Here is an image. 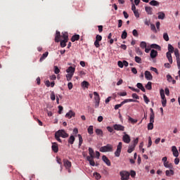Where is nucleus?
<instances>
[{
	"instance_id": "1",
	"label": "nucleus",
	"mask_w": 180,
	"mask_h": 180,
	"mask_svg": "<svg viewBox=\"0 0 180 180\" xmlns=\"http://www.w3.org/2000/svg\"><path fill=\"white\" fill-rule=\"evenodd\" d=\"M63 38V40L60 41V47L64 48L67 46V41H68V32H62V35L60 33V31H56L55 41L56 43H58L60 39Z\"/></svg>"
},
{
	"instance_id": "2",
	"label": "nucleus",
	"mask_w": 180,
	"mask_h": 180,
	"mask_svg": "<svg viewBox=\"0 0 180 180\" xmlns=\"http://www.w3.org/2000/svg\"><path fill=\"white\" fill-rule=\"evenodd\" d=\"M60 137H62L63 139H67V137H68V134L65 132L64 129H60L55 133V139L59 143H62L61 139H60Z\"/></svg>"
},
{
	"instance_id": "3",
	"label": "nucleus",
	"mask_w": 180,
	"mask_h": 180,
	"mask_svg": "<svg viewBox=\"0 0 180 180\" xmlns=\"http://www.w3.org/2000/svg\"><path fill=\"white\" fill-rule=\"evenodd\" d=\"M101 153H109L113 151V146L110 144H107L105 146H102L100 148Z\"/></svg>"
},
{
	"instance_id": "4",
	"label": "nucleus",
	"mask_w": 180,
	"mask_h": 180,
	"mask_svg": "<svg viewBox=\"0 0 180 180\" xmlns=\"http://www.w3.org/2000/svg\"><path fill=\"white\" fill-rule=\"evenodd\" d=\"M94 101H95L94 108L96 109H98V108H99V103L101 102V97L99 96V94H98V92L96 91L94 92Z\"/></svg>"
},
{
	"instance_id": "5",
	"label": "nucleus",
	"mask_w": 180,
	"mask_h": 180,
	"mask_svg": "<svg viewBox=\"0 0 180 180\" xmlns=\"http://www.w3.org/2000/svg\"><path fill=\"white\" fill-rule=\"evenodd\" d=\"M121 180H129L130 178V173L127 171H122L120 172Z\"/></svg>"
},
{
	"instance_id": "6",
	"label": "nucleus",
	"mask_w": 180,
	"mask_h": 180,
	"mask_svg": "<svg viewBox=\"0 0 180 180\" xmlns=\"http://www.w3.org/2000/svg\"><path fill=\"white\" fill-rule=\"evenodd\" d=\"M174 56L176 57L177 67H178L179 70H180V55H179V51L178 49L174 50Z\"/></svg>"
},
{
	"instance_id": "7",
	"label": "nucleus",
	"mask_w": 180,
	"mask_h": 180,
	"mask_svg": "<svg viewBox=\"0 0 180 180\" xmlns=\"http://www.w3.org/2000/svg\"><path fill=\"white\" fill-rule=\"evenodd\" d=\"M63 165L68 169V172H71V162H70L68 160H63Z\"/></svg>"
},
{
	"instance_id": "8",
	"label": "nucleus",
	"mask_w": 180,
	"mask_h": 180,
	"mask_svg": "<svg viewBox=\"0 0 180 180\" xmlns=\"http://www.w3.org/2000/svg\"><path fill=\"white\" fill-rule=\"evenodd\" d=\"M113 129L117 131H124V126L122 124H115L113 125Z\"/></svg>"
},
{
	"instance_id": "9",
	"label": "nucleus",
	"mask_w": 180,
	"mask_h": 180,
	"mask_svg": "<svg viewBox=\"0 0 180 180\" xmlns=\"http://www.w3.org/2000/svg\"><path fill=\"white\" fill-rule=\"evenodd\" d=\"M124 136H122V140L124 143H126L127 144H129L130 143V136L129 134H126V132H124Z\"/></svg>"
},
{
	"instance_id": "10",
	"label": "nucleus",
	"mask_w": 180,
	"mask_h": 180,
	"mask_svg": "<svg viewBox=\"0 0 180 180\" xmlns=\"http://www.w3.org/2000/svg\"><path fill=\"white\" fill-rule=\"evenodd\" d=\"M154 129V118H150V123L148 124V130Z\"/></svg>"
},
{
	"instance_id": "11",
	"label": "nucleus",
	"mask_w": 180,
	"mask_h": 180,
	"mask_svg": "<svg viewBox=\"0 0 180 180\" xmlns=\"http://www.w3.org/2000/svg\"><path fill=\"white\" fill-rule=\"evenodd\" d=\"M145 78L148 79V81H151V79H153V75H151L150 71L146 70L145 72Z\"/></svg>"
},
{
	"instance_id": "12",
	"label": "nucleus",
	"mask_w": 180,
	"mask_h": 180,
	"mask_svg": "<svg viewBox=\"0 0 180 180\" xmlns=\"http://www.w3.org/2000/svg\"><path fill=\"white\" fill-rule=\"evenodd\" d=\"M65 117H67L68 119L75 117V112L72 110H70L68 113H66Z\"/></svg>"
},
{
	"instance_id": "13",
	"label": "nucleus",
	"mask_w": 180,
	"mask_h": 180,
	"mask_svg": "<svg viewBox=\"0 0 180 180\" xmlns=\"http://www.w3.org/2000/svg\"><path fill=\"white\" fill-rule=\"evenodd\" d=\"M102 160L106 164V165H108V167H110L111 165L110 160H109V159L108 158V157H106V155H103Z\"/></svg>"
},
{
	"instance_id": "14",
	"label": "nucleus",
	"mask_w": 180,
	"mask_h": 180,
	"mask_svg": "<svg viewBox=\"0 0 180 180\" xmlns=\"http://www.w3.org/2000/svg\"><path fill=\"white\" fill-rule=\"evenodd\" d=\"M52 151L55 152V153H58V144H57V143L54 142L52 143Z\"/></svg>"
},
{
	"instance_id": "15",
	"label": "nucleus",
	"mask_w": 180,
	"mask_h": 180,
	"mask_svg": "<svg viewBox=\"0 0 180 180\" xmlns=\"http://www.w3.org/2000/svg\"><path fill=\"white\" fill-rule=\"evenodd\" d=\"M66 72L68 74H71L72 75H74V72H75V68L70 66L66 70Z\"/></svg>"
},
{
	"instance_id": "16",
	"label": "nucleus",
	"mask_w": 180,
	"mask_h": 180,
	"mask_svg": "<svg viewBox=\"0 0 180 180\" xmlns=\"http://www.w3.org/2000/svg\"><path fill=\"white\" fill-rule=\"evenodd\" d=\"M95 158H89V156L86 157V160L87 161H89L90 165H91V167H95V160H94Z\"/></svg>"
},
{
	"instance_id": "17",
	"label": "nucleus",
	"mask_w": 180,
	"mask_h": 180,
	"mask_svg": "<svg viewBox=\"0 0 180 180\" xmlns=\"http://www.w3.org/2000/svg\"><path fill=\"white\" fill-rule=\"evenodd\" d=\"M174 174H175L174 169H170L169 170H166L165 172L166 176H172Z\"/></svg>"
},
{
	"instance_id": "18",
	"label": "nucleus",
	"mask_w": 180,
	"mask_h": 180,
	"mask_svg": "<svg viewBox=\"0 0 180 180\" xmlns=\"http://www.w3.org/2000/svg\"><path fill=\"white\" fill-rule=\"evenodd\" d=\"M145 11H146V13H148V15H153V7L146 6Z\"/></svg>"
},
{
	"instance_id": "19",
	"label": "nucleus",
	"mask_w": 180,
	"mask_h": 180,
	"mask_svg": "<svg viewBox=\"0 0 180 180\" xmlns=\"http://www.w3.org/2000/svg\"><path fill=\"white\" fill-rule=\"evenodd\" d=\"M157 56H158V52L154 49L151 50L150 51V57L152 58H155V57H157Z\"/></svg>"
},
{
	"instance_id": "20",
	"label": "nucleus",
	"mask_w": 180,
	"mask_h": 180,
	"mask_svg": "<svg viewBox=\"0 0 180 180\" xmlns=\"http://www.w3.org/2000/svg\"><path fill=\"white\" fill-rule=\"evenodd\" d=\"M149 5H151V6H160V2L155 0H152L149 2Z\"/></svg>"
},
{
	"instance_id": "21",
	"label": "nucleus",
	"mask_w": 180,
	"mask_h": 180,
	"mask_svg": "<svg viewBox=\"0 0 180 180\" xmlns=\"http://www.w3.org/2000/svg\"><path fill=\"white\" fill-rule=\"evenodd\" d=\"M129 102H139V101L129 98V99H125L124 101H122L121 103H122V105H124V103H127Z\"/></svg>"
},
{
	"instance_id": "22",
	"label": "nucleus",
	"mask_w": 180,
	"mask_h": 180,
	"mask_svg": "<svg viewBox=\"0 0 180 180\" xmlns=\"http://www.w3.org/2000/svg\"><path fill=\"white\" fill-rule=\"evenodd\" d=\"M163 165L165 168H169V169H174V166L172 165V163H169V162H167Z\"/></svg>"
},
{
	"instance_id": "23",
	"label": "nucleus",
	"mask_w": 180,
	"mask_h": 180,
	"mask_svg": "<svg viewBox=\"0 0 180 180\" xmlns=\"http://www.w3.org/2000/svg\"><path fill=\"white\" fill-rule=\"evenodd\" d=\"M166 56L168 61L170 64H172V55H171V52H167Z\"/></svg>"
},
{
	"instance_id": "24",
	"label": "nucleus",
	"mask_w": 180,
	"mask_h": 180,
	"mask_svg": "<svg viewBox=\"0 0 180 180\" xmlns=\"http://www.w3.org/2000/svg\"><path fill=\"white\" fill-rule=\"evenodd\" d=\"M89 158H95V154L94 152V149L92 148H89Z\"/></svg>"
},
{
	"instance_id": "25",
	"label": "nucleus",
	"mask_w": 180,
	"mask_h": 180,
	"mask_svg": "<svg viewBox=\"0 0 180 180\" xmlns=\"http://www.w3.org/2000/svg\"><path fill=\"white\" fill-rule=\"evenodd\" d=\"M158 19H161L163 20V19H165V13L162 11L158 13Z\"/></svg>"
},
{
	"instance_id": "26",
	"label": "nucleus",
	"mask_w": 180,
	"mask_h": 180,
	"mask_svg": "<svg viewBox=\"0 0 180 180\" xmlns=\"http://www.w3.org/2000/svg\"><path fill=\"white\" fill-rule=\"evenodd\" d=\"M78 40H79V34H75L71 38V41H72V43H74V41H77Z\"/></svg>"
},
{
	"instance_id": "27",
	"label": "nucleus",
	"mask_w": 180,
	"mask_h": 180,
	"mask_svg": "<svg viewBox=\"0 0 180 180\" xmlns=\"http://www.w3.org/2000/svg\"><path fill=\"white\" fill-rule=\"evenodd\" d=\"M150 49H155V50H159V51H160L161 46H160V45H158L157 44H153L150 45Z\"/></svg>"
},
{
	"instance_id": "28",
	"label": "nucleus",
	"mask_w": 180,
	"mask_h": 180,
	"mask_svg": "<svg viewBox=\"0 0 180 180\" xmlns=\"http://www.w3.org/2000/svg\"><path fill=\"white\" fill-rule=\"evenodd\" d=\"M134 148H136L135 145H131V146H129L127 153L131 154V153H133V151H134Z\"/></svg>"
},
{
	"instance_id": "29",
	"label": "nucleus",
	"mask_w": 180,
	"mask_h": 180,
	"mask_svg": "<svg viewBox=\"0 0 180 180\" xmlns=\"http://www.w3.org/2000/svg\"><path fill=\"white\" fill-rule=\"evenodd\" d=\"M74 141H75V137L71 135L68 139L69 144H74Z\"/></svg>"
},
{
	"instance_id": "30",
	"label": "nucleus",
	"mask_w": 180,
	"mask_h": 180,
	"mask_svg": "<svg viewBox=\"0 0 180 180\" xmlns=\"http://www.w3.org/2000/svg\"><path fill=\"white\" fill-rule=\"evenodd\" d=\"M96 134H97V136H101V137H103V131L100 129H96Z\"/></svg>"
},
{
	"instance_id": "31",
	"label": "nucleus",
	"mask_w": 180,
	"mask_h": 180,
	"mask_svg": "<svg viewBox=\"0 0 180 180\" xmlns=\"http://www.w3.org/2000/svg\"><path fill=\"white\" fill-rule=\"evenodd\" d=\"M153 83L151 82H148V84L146 85V89H148V91H151V89H153Z\"/></svg>"
},
{
	"instance_id": "32",
	"label": "nucleus",
	"mask_w": 180,
	"mask_h": 180,
	"mask_svg": "<svg viewBox=\"0 0 180 180\" xmlns=\"http://www.w3.org/2000/svg\"><path fill=\"white\" fill-rule=\"evenodd\" d=\"M87 131L89 134H94V126L90 125L87 129Z\"/></svg>"
},
{
	"instance_id": "33",
	"label": "nucleus",
	"mask_w": 180,
	"mask_h": 180,
	"mask_svg": "<svg viewBox=\"0 0 180 180\" xmlns=\"http://www.w3.org/2000/svg\"><path fill=\"white\" fill-rule=\"evenodd\" d=\"M79 138V147H81L82 146V143H84V139H82V136L81 134H78Z\"/></svg>"
},
{
	"instance_id": "34",
	"label": "nucleus",
	"mask_w": 180,
	"mask_h": 180,
	"mask_svg": "<svg viewBox=\"0 0 180 180\" xmlns=\"http://www.w3.org/2000/svg\"><path fill=\"white\" fill-rule=\"evenodd\" d=\"M127 38V32H126V30H124L122 33L121 39H122V40H124Z\"/></svg>"
},
{
	"instance_id": "35",
	"label": "nucleus",
	"mask_w": 180,
	"mask_h": 180,
	"mask_svg": "<svg viewBox=\"0 0 180 180\" xmlns=\"http://www.w3.org/2000/svg\"><path fill=\"white\" fill-rule=\"evenodd\" d=\"M93 175H94V178L97 180H99V179H101V178H102V176H101V174H99L98 172H94Z\"/></svg>"
},
{
	"instance_id": "36",
	"label": "nucleus",
	"mask_w": 180,
	"mask_h": 180,
	"mask_svg": "<svg viewBox=\"0 0 180 180\" xmlns=\"http://www.w3.org/2000/svg\"><path fill=\"white\" fill-rule=\"evenodd\" d=\"M160 94L162 101L167 99V98H165V94L164 93V89H161L160 91Z\"/></svg>"
},
{
	"instance_id": "37",
	"label": "nucleus",
	"mask_w": 180,
	"mask_h": 180,
	"mask_svg": "<svg viewBox=\"0 0 180 180\" xmlns=\"http://www.w3.org/2000/svg\"><path fill=\"white\" fill-rule=\"evenodd\" d=\"M82 86L83 88H88V86H89V83L88 82H86V81H83L82 82Z\"/></svg>"
},
{
	"instance_id": "38",
	"label": "nucleus",
	"mask_w": 180,
	"mask_h": 180,
	"mask_svg": "<svg viewBox=\"0 0 180 180\" xmlns=\"http://www.w3.org/2000/svg\"><path fill=\"white\" fill-rule=\"evenodd\" d=\"M47 56H49V52H45L44 53H43L42 56L39 59V61H43V60H44V58H46Z\"/></svg>"
},
{
	"instance_id": "39",
	"label": "nucleus",
	"mask_w": 180,
	"mask_h": 180,
	"mask_svg": "<svg viewBox=\"0 0 180 180\" xmlns=\"http://www.w3.org/2000/svg\"><path fill=\"white\" fill-rule=\"evenodd\" d=\"M167 53H174V46L171 44H168V52Z\"/></svg>"
},
{
	"instance_id": "40",
	"label": "nucleus",
	"mask_w": 180,
	"mask_h": 180,
	"mask_svg": "<svg viewBox=\"0 0 180 180\" xmlns=\"http://www.w3.org/2000/svg\"><path fill=\"white\" fill-rule=\"evenodd\" d=\"M72 77H74V75H72V74H70V73L66 75L67 81H71V79H72Z\"/></svg>"
},
{
	"instance_id": "41",
	"label": "nucleus",
	"mask_w": 180,
	"mask_h": 180,
	"mask_svg": "<svg viewBox=\"0 0 180 180\" xmlns=\"http://www.w3.org/2000/svg\"><path fill=\"white\" fill-rule=\"evenodd\" d=\"M135 51L136 53H138L139 56H143V51L140 49V48H136Z\"/></svg>"
},
{
	"instance_id": "42",
	"label": "nucleus",
	"mask_w": 180,
	"mask_h": 180,
	"mask_svg": "<svg viewBox=\"0 0 180 180\" xmlns=\"http://www.w3.org/2000/svg\"><path fill=\"white\" fill-rule=\"evenodd\" d=\"M163 39L165 40V41H169V37L168 36L167 33L163 34Z\"/></svg>"
},
{
	"instance_id": "43",
	"label": "nucleus",
	"mask_w": 180,
	"mask_h": 180,
	"mask_svg": "<svg viewBox=\"0 0 180 180\" xmlns=\"http://www.w3.org/2000/svg\"><path fill=\"white\" fill-rule=\"evenodd\" d=\"M140 47L142 49H146L147 48V43L146 41H141L140 44Z\"/></svg>"
},
{
	"instance_id": "44",
	"label": "nucleus",
	"mask_w": 180,
	"mask_h": 180,
	"mask_svg": "<svg viewBox=\"0 0 180 180\" xmlns=\"http://www.w3.org/2000/svg\"><path fill=\"white\" fill-rule=\"evenodd\" d=\"M135 61L138 64H141V58H140L139 56H135Z\"/></svg>"
},
{
	"instance_id": "45",
	"label": "nucleus",
	"mask_w": 180,
	"mask_h": 180,
	"mask_svg": "<svg viewBox=\"0 0 180 180\" xmlns=\"http://www.w3.org/2000/svg\"><path fill=\"white\" fill-rule=\"evenodd\" d=\"M128 120L129 122H131V123H132L133 124L137 122V120L133 119L131 117H129Z\"/></svg>"
},
{
	"instance_id": "46",
	"label": "nucleus",
	"mask_w": 180,
	"mask_h": 180,
	"mask_svg": "<svg viewBox=\"0 0 180 180\" xmlns=\"http://www.w3.org/2000/svg\"><path fill=\"white\" fill-rule=\"evenodd\" d=\"M150 119H154L155 117V114H154V110H153V108H150Z\"/></svg>"
},
{
	"instance_id": "47",
	"label": "nucleus",
	"mask_w": 180,
	"mask_h": 180,
	"mask_svg": "<svg viewBox=\"0 0 180 180\" xmlns=\"http://www.w3.org/2000/svg\"><path fill=\"white\" fill-rule=\"evenodd\" d=\"M51 101H56V94L54 91H51Z\"/></svg>"
},
{
	"instance_id": "48",
	"label": "nucleus",
	"mask_w": 180,
	"mask_h": 180,
	"mask_svg": "<svg viewBox=\"0 0 180 180\" xmlns=\"http://www.w3.org/2000/svg\"><path fill=\"white\" fill-rule=\"evenodd\" d=\"M123 146V143L122 142H120L117 146V150L122 151V147Z\"/></svg>"
},
{
	"instance_id": "49",
	"label": "nucleus",
	"mask_w": 180,
	"mask_h": 180,
	"mask_svg": "<svg viewBox=\"0 0 180 180\" xmlns=\"http://www.w3.org/2000/svg\"><path fill=\"white\" fill-rule=\"evenodd\" d=\"M132 34L134 36V37H139V32H137V30H134Z\"/></svg>"
},
{
	"instance_id": "50",
	"label": "nucleus",
	"mask_w": 180,
	"mask_h": 180,
	"mask_svg": "<svg viewBox=\"0 0 180 180\" xmlns=\"http://www.w3.org/2000/svg\"><path fill=\"white\" fill-rule=\"evenodd\" d=\"M64 110V108H63L62 105L58 106V113L59 115H61L63 113V110Z\"/></svg>"
},
{
	"instance_id": "51",
	"label": "nucleus",
	"mask_w": 180,
	"mask_h": 180,
	"mask_svg": "<svg viewBox=\"0 0 180 180\" xmlns=\"http://www.w3.org/2000/svg\"><path fill=\"white\" fill-rule=\"evenodd\" d=\"M54 72L55 74H60V69L58 66H54Z\"/></svg>"
},
{
	"instance_id": "52",
	"label": "nucleus",
	"mask_w": 180,
	"mask_h": 180,
	"mask_svg": "<svg viewBox=\"0 0 180 180\" xmlns=\"http://www.w3.org/2000/svg\"><path fill=\"white\" fill-rule=\"evenodd\" d=\"M120 153H122V150H116L115 152V157H120Z\"/></svg>"
},
{
	"instance_id": "53",
	"label": "nucleus",
	"mask_w": 180,
	"mask_h": 180,
	"mask_svg": "<svg viewBox=\"0 0 180 180\" xmlns=\"http://www.w3.org/2000/svg\"><path fill=\"white\" fill-rule=\"evenodd\" d=\"M143 101L146 103H148V102H150V99L146 95H143Z\"/></svg>"
},
{
	"instance_id": "54",
	"label": "nucleus",
	"mask_w": 180,
	"mask_h": 180,
	"mask_svg": "<svg viewBox=\"0 0 180 180\" xmlns=\"http://www.w3.org/2000/svg\"><path fill=\"white\" fill-rule=\"evenodd\" d=\"M96 40L97 41H102V36H101V35H99V34L96 35Z\"/></svg>"
},
{
	"instance_id": "55",
	"label": "nucleus",
	"mask_w": 180,
	"mask_h": 180,
	"mask_svg": "<svg viewBox=\"0 0 180 180\" xmlns=\"http://www.w3.org/2000/svg\"><path fill=\"white\" fill-rule=\"evenodd\" d=\"M150 29H151V30H153V32H155V33H157V30L155 29V25L154 24L150 25Z\"/></svg>"
},
{
	"instance_id": "56",
	"label": "nucleus",
	"mask_w": 180,
	"mask_h": 180,
	"mask_svg": "<svg viewBox=\"0 0 180 180\" xmlns=\"http://www.w3.org/2000/svg\"><path fill=\"white\" fill-rule=\"evenodd\" d=\"M131 96L132 98H134V99H140V97L139 96V95H137V94H132Z\"/></svg>"
},
{
	"instance_id": "57",
	"label": "nucleus",
	"mask_w": 180,
	"mask_h": 180,
	"mask_svg": "<svg viewBox=\"0 0 180 180\" xmlns=\"http://www.w3.org/2000/svg\"><path fill=\"white\" fill-rule=\"evenodd\" d=\"M123 105V104H122V103L120 104H117L115 105V110H117V109H119V108H122Z\"/></svg>"
},
{
	"instance_id": "58",
	"label": "nucleus",
	"mask_w": 180,
	"mask_h": 180,
	"mask_svg": "<svg viewBox=\"0 0 180 180\" xmlns=\"http://www.w3.org/2000/svg\"><path fill=\"white\" fill-rule=\"evenodd\" d=\"M74 85L72 84V82H69L68 84V89L71 90L73 88Z\"/></svg>"
},
{
	"instance_id": "59",
	"label": "nucleus",
	"mask_w": 180,
	"mask_h": 180,
	"mask_svg": "<svg viewBox=\"0 0 180 180\" xmlns=\"http://www.w3.org/2000/svg\"><path fill=\"white\" fill-rule=\"evenodd\" d=\"M152 145H153V141H151V137L149 136L148 148H150V146H152Z\"/></svg>"
},
{
	"instance_id": "60",
	"label": "nucleus",
	"mask_w": 180,
	"mask_h": 180,
	"mask_svg": "<svg viewBox=\"0 0 180 180\" xmlns=\"http://www.w3.org/2000/svg\"><path fill=\"white\" fill-rule=\"evenodd\" d=\"M134 13L136 18H140V13H139V10L134 11Z\"/></svg>"
},
{
	"instance_id": "61",
	"label": "nucleus",
	"mask_w": 180,
	"mask_h": 180,
	"mask_svg": "<svg viewBox=\"0 0 180 180\" xmlns=\"http://www.w3.org/2000/svg\"><path fill=\"white\" fill-rule=\"evenodd\" d=\"M94 46L95 47H96V49H98V47H100V45H99V41H94Z\"/></svg>"
},
{
	"instance_id": "62",
	"label": "nucleus",
	"mask_w": 180,
	"mask_h": 180,
	"mask_svg": "<svg viewBox=\"0 0 180 180\" xmlns=\"http://www.w3.org/2000/svg\"><path fill=\"white\" fill-rule=\"evenodd\" d=\"M162 105L163 108H165V106H167V99L162 100Z\"/></svg>"
},
{
	"instance_id": "63",
	"label": "nucleus",
	"mask_w": 180,
	"mask_h": 180,
	"mask_svg": "<svg viewBox=\"0 0 180 180\" xmlns=\"http://www.w3.org/2000/svg\"><path fill=\"white\" fill-rule=\"evenodd\" d=\"M131 178H134L136 176V172L134 170L131 171Z\"/></svg>"
},
{
	"instance_id": "64",
	"label": "nucleus",
	"mask_w": 180,
	"mask_h": 180,
	"mask_svg": "<svg viewBox=\"0 0 180 180\" xmlns=\"http://www.w3.org/2000/svg\"><path fill=\"white\" fill-rule=\"evenodd\" d=\"M117 64H118V67H120V68H123V62L118 61Z\"/></svg>"
}]
</instances>
